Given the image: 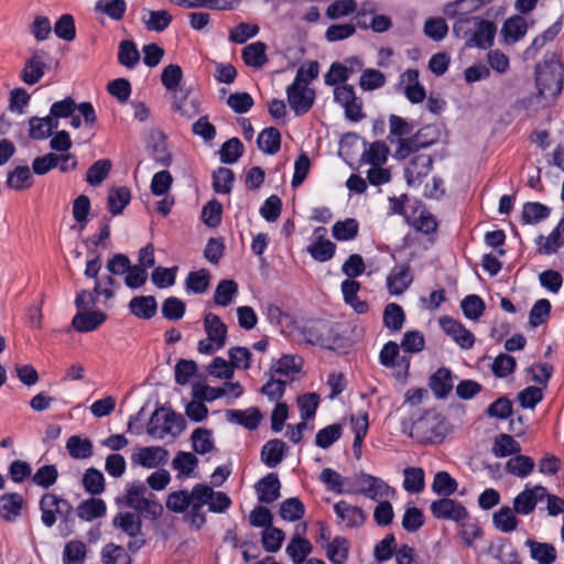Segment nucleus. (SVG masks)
I'll return each mask as SVG.
<instances>
[{
  "instance_id": "nucleus-49",
  "label": "nucleus",
  "mask_w": 564,
  "mask_h": 564,
  "mask_svg": "<svg viewBox=\"0 0 564 564\" xmlns=\"http://www.w3.org/2000/svg\"><path fill=\"white\" fill-rule=\"evenodd\" d=\"M258 147L268 154H275L280 150L281 134L275 128H267L258 135Z\"/></svg>"
},
{
  "instance_id": "nucleus-19",
  "label": "nucleus",
  "mask_w": 564,
  "mask_h": 564,
  "mask_svg": "<svg viewBox=\"0 0 564 564\" xmlns=\"http://www.w3.org/2000/svg\"><path fill=\"white\" fill-rule=\"evenodd\" d=\"M474 29L473 34L466 42V46L487 48L492 45L496 34L494 22L477 17V20L474 22Z\"/></svg>"
},
{
  "instance_id": "nucleus-31",
  "label": "nucleus",
  "mask_w": 564,
  "mask_h": 564,
  "mask_svg": "<svg viewBox=\"0 0 564 564\" xmlns=\"http://www.w3.org/2000/svg\"><path fill=\"white\" fill-rule=\"evenodd\" d=\"M29 137L34 140H44L48 138L54 129H57L58 121L50 116L39 118L32 117L29 120Z\"/></svg>"
},
{
  "instance_id": "nucleus-10",
  "label": "nucleus",
  "mask_w": 564,
  "mask_h": 564,
  "mask_svg": "<svg viewBox=\"0 0 564 564\" xmlns=\"http://www.w3.org/2000/svg\"><path fill=\"white\" fill-rule=\"evenodd\" d=\"M355 484L358 486L360 494L375 501L389 498L394 494V490L386 481L368 474L356 475Z\"/></svg>"
},
{
  "instance_id": "nucleus-20",
  "label": "nucleus",
  "mask_w": 564,
  "mask_h": 564,
  "mask_svg": "<svg viewBox=\"0 0 564 564\" xmlns=\"http://www.w3.org/2000/svg\"><path fill=\"white\" fill-rule=\"evenodd\" d=\"M432 167V159L427 154L414 156L405 169L406 183L410 186H420L429 175Z\"/></svg>"
},
{
  "instance_id": "nucleus-48",
  "label": "nucleus",
  "mask_w": 564,
  "mask_h": 564,
  "mask_svg": "<svg viewBox=\"0 0 564 564\" xmlns=\"http://www.w3.org/2000/svg\"><path fill=\"white\" fill-rule=\"evenodd\" d=\"M285 551L291 556L294 564H302L305 557L312 552V544L308 540L294 535Z\"/></svg>"
},
{
  "instance_id": "nucleus-21",
  "label": "nucleus",
  "mask_w": 564,
  "mask_h": 564,
  "mask_svg": "<svg viewBox=\"0 0 564 564\" xmlns=\"http://www.w3.org/2000/svg\"><path fill=\"white\" fill-rule=\"evenodd\" d=\"M47 54L44 51H35L21 72V79L28 85L36 84L45 73V58Z\"/></svg>"
},
{
  "instance_id": "nucleus-43",
  "label": "nucleus",
  "mask_w": 564,
  "mask_h": 564,
  "mask_svg": "<svg viewBox=\"0 0 564 564\" xmlns=\"http://www.w3.org/2000/svg\"><path fill=\"white\" fill-rule=\"evenodd\" d=\"M495 528L503 533L512 532L518 527L516 511L510 507H502L492 516Z\"/></svg>"
},
{
  "instance_id": "nucleus-42",
  "label": "nucleus",
  "mask_w": 564,
  "mask_h": 564,
  "mask_svg": "<svg viewBox=\"0 0 564 564\" xmlns=\"http://www.w3.org/2000/svg\"><path fill=\"white\" fill-rule=\"evenodd\" d=\"M267 46L262 42H254L242 50V58L248 66L261 68L267 63Z\"/></svg>"
},
{
  "instance_id": "nucleus-40",
  "label": "nucleus",
  "mask_w": 564,
  "mask_h": 564,
  "mask_svg": "<svg viewBox=\"0 0 564 564\" xmlns=\"http://www.w3.org/2000/svg\"><path fill=\"white\" fill-rule=\"evenodd\" d=\"M302 366V359L296 356H283L271 367L272 375L282 379L291 378L299 372Z\"/></svg>"
},
{
  "instance_id": "nucleus-34",
  "label": "nucleus",
  "mask_w": 564,
  "mask_h": 564,
  "mask_svg": "<svg viewBox=\"0 0 564 564\" xmlns=\"http://www.w3.org/2000/svg\"><path fill=\"white\" fill-rule=\"evenodd\" d=\"M258 498L261 502L271 503L280 496V481L275 474L271 473L257 485Z\"/></svg>"
},
{
  "instance_id": "nucleus-6",
  "label": "nucleus",
  "mask_w": 564,
  "mask_h": 564,
  "mask_svg": "<svg viewBox=\"0 0 564 564\" xmlns=\"http://www.w3.org/2000/svg\"><path fill=\"white\" fill-rule=\"evenodd\" d=\"M77 110L84 118V123L87 127H93L96 122V113L90 102H82L76 105L73 98L66 97L63 100L56 101L51 106L50 118H55L58 121L59 118H68L74 111Z\"/></svg>"
},
{
  "instance_id": "nucleus-55",
  "label": "nucleus",
  "mask_w": 564,
  "mask_h": 564,
  "mask_svg": "<svg viewBox=\"0 0 564 564\" xmlns=\"http://www.w3.org/2000/svg\"><path fill=\"white\" fill-rule=\"evenodd\" d=\"M237 293L238 284L234 280H221L215 290V303L220 306H228Z\"/></svg>"
},
{
  "instance_id": "nucleus-58",
  "label": "nucleus",
  "mask_w": 564,
  "mask_h": 564,
  "mask_svg": "<svg viewBox=\"0 0 564 564\" xmlns=\"http://www.w3.org/2000/svg\"><path fill=\"white\" fill-rule=\"evenodd\" d=\"M326 555L333 564H343L348 555V543L344 538H335L327 544Z\"/></svg>"
},
{
  "instance_id": "nucleus-52",
  "label": "nucleus",
  "mask_w": 564,
  "mask_h": 564,
  "mask_svg": "<svg viewBox=\"0 0 564 564\" xmlns=\"http://www.w3.org/2000/svg\"><path fill=\"white\" fill-rule=\"evenodd\" d=\"M403 488L411 494H419L424 489V471L420 467H408L403 471Z\"/></svg>"
},
{
  "instance_id": "nucleus-11",
  "label": "nucleus",
  "mask_w": 564,
  "mask_h": 564,
  "mask_svg": "<svg viewBox=\"0 0 564 564\" xmlns=\"http://www.w3.org/2000/svg\"><path fill=\"white\" fill-rule=\"evenodd\" d=\"M288 101L296 115L306 113L315 100V91L305 84L293 82L286 89Z\"/></svg>"
},
{
  "instance_id": "nucleus-13",
  "label": "nucleus",
  "mask_w": 564,
  "mask_h": 564,
  "mask_svg": "<svg viewBox=\"0 0 564 564\" xmlns=\"http://www.w3.org/2000/svg\"><path fill=\"white\" fill-rule=\"evenodd\" d=\"M177 417L174 413L161 408L154 411L147 426V432L154 438L162 440L167 434H173Z\"/></svg>"
},
{
  "instance_id": "nucleus-57",
  "label": "nucleus",
  "mask_w": 564,
  "mask_h": 564,
  "mask_svg": "<svg viewBox=\"0 0 564 564\" xmlns=\"http://www.w3.org/2000/svg\"><path fill=\"white\" fill-rule=\"evenodd\" d=\"M130 202V191L127 187L111 188L108 195V206L113 215L122 213Z\"/></svg>"
},
{
  "instance_id": "nucleus-50",
  "label": "nucleus",
  "mask_w": 564,
  "mask_h": 564,
  "mask_svg": "<svg viewBox=\"0 0 564 564\" xmlns=\"http://www.w3.org/2000/svg\"><path fill=\"white\" fill-rule=\"evenodd\" d=\"M430 387L436 397H445L453 387L452 373L448 369H438L431 378Z\"/></svg>"
},
{
  "instance_id": "nucleus-7",
  "label": "nucleus",
  "mask_w": 564,
  "mask_h": 564,
  "mask_svg": "<svg viewBox=\"0 0 564 564\" xmlns=\"http://www.w3.org/2000/svg\"><path fill=\"white\" fill-rule=\"evenodd\" d=\"M40 509L42 512L41 520L47 528L54 525L56 522V516L67 518L73 511V508L67 500L59 498L54 494H45L41 498Z\"/></svg>"
},
{
  "instance_id": "nucleus-45",
  "label": "nucleus",
  "mask_w": 564,
  "mask_h": 564,
  "mask_svg": "<svg viewBox=\"0 0 564 564\" xmlns=\"http://www.w3.org/2000/svg\"><path fill=\"white\" fill-rule=\"evenodd\" d=\"M389 149L384 142L371 143L362 153L361 161L370 166L384 165L388 160Z\"/></svg>"
},
{
  "instance_id": "nucleus-46",
  "label": "nucleus",
  "mask_w": 564,
  "mask_h": 564,
  "mask_svg": "<svg viewBox=\"0 0 564 564\" xmlns=\"http://www.w3.org/2000/svg\"><path fill=\"white\" fill-rule=\"evenodd\" d=\"M106 512V503L98 498H90L77 507V516L85 521L100 518Z\"/></svg>"
},
{
  "instance_id": "nucleus-41",
  "label": "nucleus",
  "mask_w": 564,
  "mask_h": 564,
  "mask_svg": "<svg viewBox=\"0 0 564 564\" xmlns=\"http://www.w3.org/2000/svg\"><path fill=\"white\" fill-rule=\"evenodd\" d=\"M113 525L129 536L135 538L141 533V519L131 512H121L113 518Z\"/></svg>"
},
{
  "instance_id": "nucleus-38",
  "label": "nucleus",
  "mask_w": 564,
  "mask_h": 564,
  "mask_svg": "<svg viewBox=\"0 0 564 564\" xmlns=\"http://www.w3.org/2000/svg\"><path fill=\"white\" fill-rule=\"evenodd\" d=\"M127 11L126 0H97L95 12L104 14L113 21H120Z\"/></svg>"
},
{
  "instance_id": "nucleus-22",
  "label": "nucleus",
  "mask_w": 564,
  "mask_h": 564,
  "mask_svg": "<svg viewBox=\"0 0 564 564\" xmlns=\"http://www.w3.org/2000/svg\"><path fill=\"white\" fill-rule=\"evenodd\" d=\"M440 324L444 332L449 335L462 348L469 349L474 345V335L459 322L452 317H443Z\"/></svg>"
},
{
  "instance_id": "nucleus-27",
  "label": "nucleus",
  "mask_w": 564,
  "mask_h": 564,
  "mask_svg": "<svg viewBox=\"0 0 564 564\" xmlns=\"http://www.w3.org/2000/svg\"><path fill=\"white\" fill-rule=\"evenodd\" d=\"M314 234L317 240L307 247L310 254L321 262L332 259L335 253L336 246L330 240L324 239L326 229L324 227H318Z\"/></svg>"
},
{
  "instance_id": "nucleus-63",
  "label": "nucleus",
  "mask_w": 564,
  "mask_h": 564,
  "mask_svg": "<svg viewBox=\"0 0 564 564\" xmlns=\"http://www.w3.org/2000/svg\"><path fill=\"white\" fill-rule=\"evenodd\" d=\"M343 426L340 424L328 425L317 432L315 444L321 448H328L340 438Z\"/></svg>"
},
{
  "instance_id": "nucleus-39",
  "label": "nucleus",
  "mask_w": 564,
  "mask_h": 564,
  "mask_svg": "<svg viewBox=\"0 0 564 564\" xmlns=\"http://www.w3.org/2000/svg\"><path fill=\"white\" fill-rule=\"evenodd\" d=\"M528 31V23L523 17L514 15L506 20L502 33L507 42L521 40Z\"/></svg>"
},
{
  "instance_id": "nucleus-29",
  "label": "nucleus",
  "mask_w": 564,
  "mask_h": 564,
  "mask_svg": "<svg viewBox=\"0 0 564 564\" xmlns=\"http://www.w3.org/2000/svg\"><path fill=\"white\" fill-rule=\"evenodd\" d=\"M227 419L240 424L249 430H254L262 420V415L257 408H249L246 410H228L226 412Z\"/></svg>"
},
{
  "instance_id": "nucleus-47",
  "label": "nucleus",
  "mask_w": 564,
  "mask_h": 564,
  "mask_svg": "<svg viewBox=\"0 0 564 564\" xmlns=\"http://www.w3.org/2000/svg\"><path fill=\"white\" fill-rule=\"evenodd\" d=\"M66 448L75 459H86L93 455V443L79 435L70 436L66 442Z\"/></svg>"
},
{
  "instance_id": "nucleus-33",
  "label": "nucleus",
  "mask_w": 564,
  "mask_h": 564,
  "mask_svg": "<svg viewBox=\"0 0 564 564\" xmlns=\"http://www.w3.org/2000/svg\"><path fill=\"white\" fill-rule=\"evenodd\" d=\"M204 328L207 337L215 341L218 347H224L227 338V326L220 321V318L208 313L204 318Z\"/></svg>"
},
{
  "instance_id": "nucleus-1",
  "label": "nucleus",
  "mask_w": 564,
  "mask_h": 564,
  "mask_svg": "<svg viewBox=\"0 0 564 564\" xmlns=\"http://www.w3.org/2000/svg\"><path fill=\"white\" fill-rule=\"evenodd\" d=\"M76 314L72 327L79 333H90L98 329L106 321L107 314L96 308V299L89 290H80L74 301Z\"/></svg>"
},
{
  "instance_id": "nucleus-24",
  "label": "nucleus",
  "mask_w": 564,
  "mask_h": 564,
  "mask_svg": "<svg viewBox=\"0 0 564 564\" xmlns=\"http://www.w3.org/2000/svg\"><path fill=\"white\" fill-rule=\"evenodd\" d=\"M334 511L339 522L347 528H356L364 523L365 513L361 508L352 506L345 500H340L334 505Z\"/></svg>"
},
{
  "instance_id": "nucleus-64",
  "label": "nucleus",
  "mask_w": 564,
  "mask_h": 564,
  "mask_svg": "<svg viewBox=\"0 0 564 564\" xmlns=\"http://www.w3.org/2000/svg\"><path fill=\"white\" fill-rule=\"evenodd\" d=\"M104 564H130V556L122 546L107 544L101 552Z\"/></svg>"
},
{
  "instance_id": "nucleus-32",
  "label": "nucleus",
  "mask_w": 564,
  "mask_h": 564,
  "mask_svg": "<svg viewBox=\"0 0 564 564\" xmlns=\"http://www.w3.org/2000/svg\"><path fill=\"white\" fill-rule=\"evenodd\" d=\"M402 84L405 85L406 98L415 104L421 102L425 98V89L419 83V72L415 69H408L401 76Z\"/></svg>"
},
{
  "instance_id": "nucleus-18",
  "label": "nucleus",
  "mask_w": 564,
  "mask_h": 564,
  "mask_svg": "<svg viewBox=\"0 0 564 564\" xmlns=\"http://www.w3.org/2000/svg\"><path fill=\"white\" fill-rule=\"evenodd\" d=\"M169 457L167 451L160 446H148L137 448L132 455L133 464L141 465L145 468H155L165 464Z\"/></svg>"
},
{
  "instance_id": "nucleus-15",
  "label": "nucleus",
  "mask_w": 564,
  "mask_h": 564,
  "mask_svg": "<svg viewBox=\"0 0 564 564\" xmlns=\"http://www.w3.org/2000/svg\"><path fill=\"white\" fill-rule=\"evenodd\" d=\"M546 496V489L542 486L525 488L513 499V510L517 514L528 516L532 513L539 501Z\"/></svg>"
},
{
  "instance_id": "nucleus-60",
  "label": "nucleus",
  "mask_w": 564,
  "mask_h": 564,
  "mask_svg": "<svg viewBox=\"0 0 564 564\" xmlns=\"http://www.w3.org/2000/svg\"><path fill=\"white\" fill-rule=\"evenodd\" d=\"M111 162L107 159L96 161L87 171L86 181L93 185H99L109 174Z\"/></svg>"
},
{
  "instance_id": "nucleus-8",
  "label": "nucleus",
  "mask_w": 564,
  "mask_h": 564,
  "mask_svg": "<svg viewBox=\"0 0 564 564\" xmlns=\"http://www.w3.org/2000/svg\"><path fill=\"white\" fill-rule=\"evenodd\" d=\"M183 78V70L176 64H170L164 67L161 82L162 85L173 94V108L182 116L189 117L192 111L188 109L187 104L178 98V87Z\"/></svg>"
},
{
  "instance_id": "nucleus-3",
  "label": "nucleus",
  "mask_w": 564,
  "mask_h": 564,
  "mask_svg": "<svg viewBox=\"0 0 564 564\" xmlns=\"http://www.w3.org/2000/svg\"><path fill=\"white\" fill-rule=\"evenodd\" d=\"M195 497V486L191 492L187 490L171 492L166 499V508L176 513H182L186 510H189V521L198 529L206 522V518L205 513L199 511V505L196 503Z\"/></svg>"
},
{
  "instance_id": "nucleus-44",
  "label": "nucleus",
  "mask_w": 564,
  "mask_h": 564,
  "mask_svg": "<svg viewBox=\"0 0 564 564\" xmlns=\"http://www.w3.org/2000/svg\"><path fill=\"white\" fill-rule=\"evenodd\" d=\"M6 185L14 191H23L32 186V174L28 166H17L8 173Z\"/></svg>"
},
{
  "instance_id": "nucleus-36",
  "label": "nucleus",
  "mask_w": 564,
  "mask_h": 564,
  "mask_svg": "<svg viewBox=\"0 0 564 564\" xmlns=\"http://www.w3.org/2000/svg\"><path fill=\"white\" fill-rule=\"evenodd\" d=\"M400 347L394 341L387 343L380 351V362L384 367H395L400 366L403 368L404 372L408 371L410 367V360L405 357L399 358Z\"/></svg>"
},
{
  "instance_id": "nucleus-16",
  "label": "nucleus",
  "mask_w": 564,
  "mask_h": 564,
  "mask_svg": "<svg viewBox=\"0 0 564 564\" xmlns=\"http://www.w3.org/2000/svg\"><path fill=\"white\" fill-rule=\"evenodd\" d=\"M303 335L307 343L325 348H332L335 343L333 327L328 323L322 321L307 325L303 330Z\"/></svg>"
},
{
  "instance_id": "nucleus-51",
  "label": "nucleus",
  "mask_w": 564,
  "mask_h": 564,
  "mask_svg": "<svg viewBox=\"0 0 564 564\" xmlns=\"http://www.w3.org/2000/svg\"><path fill=\"white\" fill-rule=\"evenodd\" d=\"M284 446L280 440L269 441L261 452L263 463L269 467H275L283 458Z\"/></svg>"
},
{
  "instance_id": "nucleus-35",
  "label": "nucleus",
  "mask_w": 564,
  "mask_h": 564,
  "mask_svg": "<svg viewBox=\"0 0 564 564\" xmlns=\"http://www.w3.org/2000/svg\"><path fill=\"white\" fill-rule=\"evenodd\" d=\"M129 310L134 316L149 319L155 315L158 304L155 297L152 295L135 296L130 301Z\"/></svg>"
},
{
  "instance_id": "nucleus-12",
  "label": "nucleus",
  "mask_w": 564,
  "mask_h": 564,
  "mask_svg": "<svg viewBox=\"0 0 564 564\" xmlns=\"http://www.w3.org/2000/svg\"><path fill=\"white\" fill-rule=\"evenodd\" d=\"M195 495L199 511L204 506H208V510L212 512H224L231 503L226 494L214 491L212 487L203 484L195 485Z\"/></svg>"
},
{
  "instance_id": "nucleus-5",
  "label": "nucleus",
  "mask_w": 564,
  "mask_h": 564,
  "mask_svg": "<svg viewBox=\"0 0 564 564\" xmlns=\"http://www.w3.org/2000/svg\"><path fill=\"white\" fill-rule=\"evenodd\" d=\"M481 6L479 0H457L454 3H449L445 7L444 13L449 18L458 17L457 21L453 26V32L458 37H467L474 32V22L477 17H467L466 12L470 9H477Z\"/></svg>"
},
{
  "instance_id": "nucleus-37",
  "label": "nucleus",
  "mask_w": 564,
  "mask_h": 564,
  "mask_svg": "<svg viewBox=\"0 0 564 564\" xmlns=\"http://www.w3.org/2000/svg\"><path fill=\"white\" fill-rule=\"evenodd\" d=\"M525 544L530 549L531 557L539 564H552L556 560V550L550 543L528 540Z\"/></svg>"
},
{
  "instance_id": "nucleus-59",
  "label": "nucleus",
  "mask_w": 564,
  "mask_h": 564,
  "mask_svg": "<svg viewBox=\"0 0 564 564\" xmlns=\"http://www.w3.org/2000/svg\"><path fill=\"white\" fill-rule=\"evenodd\" d=\"M405 316L400 305L390 303L383 312V323L386 327L392 330H400L403 326Z\"/></svg>"
},
{
  "instance_id": "nucleus-14",
  "label": "nucleus",
  "mask_w": 564,
  "mask_h": 564,
  "mask_svg": "<svg viewBox=\"0 0 564 564\" xmlns=\"http://www.w3.org/2000/svg\"><path fill=\"white\" fill-rule=\"evenodd\" d=\"M432 514L437 519L452 520L463 522L468 518L466 508L449 498H443L431 505Z\"/></svg>"
},
{
  "instance_id": "nucleus-23",
  "label": "nucleus",
  "mask_w": 564,
  "mask_h": 564,
  "mask_svg": "<svg viewBox=\"0 0 564 564\" xmlns=\"http://www.w3.org/2000/svg\"><path fill=\"white\" fill-rule=\"evenodd\" d=\"M357 24L367 29L368 25L375 32H384L391 28V20L387 15H375V7L371 3L364 4L358 15Z\"/></svg>"
},
{
  "instance_id": "nucleus-53",
  "label": "nucleus",
  "mask_w": 564,
  "mask_h": 564,
  "mask_svg": "<svg viewBox=\"0 0 564 564\" xmlns=\"http://www.w3.org/2000/svg\"><path fill=\"white\" fill-rule=\"evenodd\" d=\"M87 549L82 541H69L63 551V564H84Z\"/></svg>"
},
{
  "instance_id": "nucleus-26",
  "label": "nucleus",
  "mask_w": 564,
  "mask_h": 564,
  "mask_svg": "<svg viewBox=\"0 0 564 564\" xmlns=\"http://www.w3.org/2000/svg\"><path fill=\"white\" fill-rule=\"evenodd\" d=\"M413 275L408 265L394 267L387 278V286L392 295H401L412 283Z\"/></svg>"
},
{
  "instance_id": "nucleus-25",
  "label": "nucleus",
  "mask_w": 564,
  "mask_h": 564,
  "mask_svg": "<svg viewBox=\"0 0 564 564\" xmlns=\"http://www.w3.org/2000/svg\"><path fill=\"white\" fill-rule=\"evenodd\" d=\"M118 288L117 280L112 275H106L95 281L90 294L96 299V304L100 303L104 307H109Z\"/></svg>"
},
{
  "instance_id": "nucleus-2",
  "label": "nucleus",
  "mask_w": 564,
  "mask_h": 564,
  "mask_svg": "<svg viewBox=\"0 0 564 564\" xmlns=\"http://www.w3.org/2000/svg\"><path fill=\"white\" fill-rule=\"evenodd\" d=\"M126 502L128 507L138 511L145 518L156 519L161 516L163 507L153 499L145 486L141 482L129 484L126 492Z\"/></svg>"
},
{
  "instance_id": "nucleus-61",
  "label": "nucleus",
  "mask_w": 564,
  "mask_h": 564,
  "mask_svg": "<svg viewBox=\"0 0 564 564\" xmlns=\"http://www.w3.org/2000/svg\"><path fill=\"white\" fill-rule=\"evenodd\" d=\"M534 467V462L529 456L519 455L507 462L506 469L508 473L518 477L528 476Z\"/></svg>"
},
{
  "instance_id": "nucleus-62",
  "label": "nucleus",
  "mask_w": 564,
  "mask_h": 564,
  "mask_svg": "<svg viewBox=\"0 0 564 564\" xmlns=\"http://www.w3.org/2000/svg\"><path fill=\"white\" fill-rule=\"evenodd\" d=\"M210 274L206 269L191 272L186 279V289L193 293H204L209 286Z\"/></svg>"
},
{
  "instance_id": "nucleus-56",
  "label": "nucleus",
  "mask_w": 564,
  "mask_h": 564,
  "mask_svg": "<svg viewBox=\"0 0 564 564\" xmlns=\"http://www.w3.org/2000/svg\"><path fill=\"white\" fill-rule=\"evenodd\" d=\"M143 23L149 31L162 32L172 21V15L165 11H148V18L143 17Z\"/></svg>"
},
{
  "instance_id": "nucleus-28",
  "label": "nucleus",
  "mask_w": 564,
  "mask_h": 564,
  "mask_svg": "<svg viewBox=\"0 0 564 564\" xmlns=\"http://www.w3.org/2000/svg\"><path fill=\"white\" fill-rule=\"evenodd\" d=\"M538 251L543 254H552L558 248L564 246V219H561L558 225L547 236H539L536 238Z\"/></svg>"
},
{
  "instance_id": "nucleus-4",
  "label": "nucleus",
  "mask_w": 564,
  "mask_h": 564,
  "mask_svg": "<svg viewBox=\"0 0 564 564\" xmlns=\"http://www.w3.org/2000/svg\"><path fill=\"white\" fill-rule=\"evenodd\" d=\"M446 431V424L441 416L426 412L412 424L411 435L422 443H440Z\"/></svg>"
},
{
  "instance_id": "nucleus-9",
  "label": "nucleus",
  "mask_w": 564,
  "mask_h": 564,
  "mask_svg": "<svg viewBox=\"0 0 564 564\" xmlns=\"http://www.w3.org/2000/svg\"><path fill=\"white\" fill-rule=\"evenodd\" d=\"M334 99L344 109L346 117L351 121H359L364 118L362 102L356 97L351 85L344 84L334 88Z\"/></svg>"
},
{
  "instance_id": "nucleus-30",
  "label": "nucleus",
  "mask_w": 564,
  "mask_h": 564,
  "mask_svg": "<svg viewBox=\"0 0 564 564\" xmlns=\"http://www.w3.org/2000/svg\"><path fill=\"white\" fill-rule=\"evenodd\" d=\"M23 497L19 494H6L0 497V517L8 521H14L21 513Z\"/></svg>"
},
{
  "instance_id": "nucleus-54",
  "label": "nucleus",
  "mask_w": 564,
  "mask_h": 564,
  "mask_svg": "<svg viewBox=\"0 0 564 564\" xmlns=\"http://www.w3.org/2000/svg\"><path fill=\"white\" fill-rule=\"evenodd\" d=\"M118 61L127 68H133L140 61V53L132 41H121L119 44Z\"/></svg>"
},
{
  "instance_id": "nucleus-17",
  "label": "nucleus",
  "mask_w": 564,
  "mask_h": 564,
  "mask_svg": "<svg viewBox=\"0 0 564 564\" xmlns=\"http://www.w3.org/2000/svg\"><path fill=\"white\" fill-rule=\"evenodd\" d=\"M536 84L542 96H556L562 90V73L558 68L544 66L538 70Z\"/></svg>"
}]
</instances>
